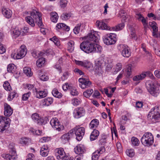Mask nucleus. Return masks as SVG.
Masks as SVG:
<instances>
[{"mask_svg": "<svg viewBox=\"0 0 160 160\" xmlns=\"http://www.w3.org/2000/svg\"><path fill=\"white\" fill-rule=\"evenodd\" d=\"M31 16L25 18L26 21L28 24L33 27L35 26V22L39 27H42L43 24L40 13L36 10H33L31 13Z\"/></svg>", "mask_w": 160, "mask_h": 160, "instance_id": "f257e3e1", "label": "nucleus"}, {"mask_svg": "<svg viewBox=\"0 0 160 160\" xmlns=\"http://www.w3.org/2000/svg\"><path fill=\"white\" fill-rule=\"evenodd\" d=\"M108 21L107 19H103L101 21L98 20L96 22V25L99 29L118 31L122 29L124 27V22L118 24L115 27L110 28L106 23Z\"/></svg>", "mask_w": 160, "mask_h": 160, "instance_id": "f03ea898", "label": "nucleus"}, {"mask_svg": "<svg viewBox=\"0 0 160 160\" xmlns=\"http://www.w3.org/2000/svg\"><path fill=\"white\" fill-rule=\"evenodd\" d=\"M155 82H154L152 80H148L146 82L145 86L148 92L152 96L156 97L159 93V91L156 88L155 85Z\"/></svg>", "mask_w": 160, "mask_h": 160, "instance_id": "7ed1b4c3", "label": "nucleus"}, {"mask_svg": "<svg viewBox=\"0 0 160 160\" xmlns=\"http://www.w3.org/2000/svg\"><path fill=\"white\" fill-rule=\"evenodd\" d=\"M141 141L142 144L145 146H150L154 142L153 136L151 133H145L142 137Z\"/></svg>", "mask_w": 160, "mask_h": 160, "instance_id": "20e7f679", "label": "nucleus"}, {"mask_svg": "<svg viewBox=\"0 0 160 160\" xmlns=\"http://www.w3.org/2000/svg\"><path fill=\"white\" fill-rule=\"evenodd\" d=\"M27 53V48L24 45H22L16 53H12L11 56L14 59H20L23 58Z\"/></svg>", "mask_w": 160, "mask_h": 160, "instance_id": "39448f33", "label": "nucleus"}, {"mask_svg": "<svg viewBox=\"0 0 160 160\" xmlns=\"http://www.w3.org/2000/svg\"><path fill=\"white\" fill-rule=\"evenodd\" d=\"M88 53L91 52H100L102 50V47L99 45L95 44L92 42L87 41Z\"/></svg>", "mask_w": 160, "mask_h": 160, "instance_id": "423d86ee", "label": "nucleus"}, {"mask_svg": "<svg viewBox=\"0 0 160 160\" xmlns=\"http://www.w3.org/2000/svg\"><path fill=\"white\" fill-rule=\"evenodd\" d=\"M11 120L9 118L0 116V132H2L8 128Z\"/></svg>", "mask_w": 160, "mask_h": 160, "instance_id": "0eeeda50", "label": "nucleus"}, {"mask_svg": "<svg viewBox=\"0 0 160 160\" xmlns=\"http://www.w3.org/2000/svg\"><path fill=\"white\" fill-rule=\"evenodd\" d=\"M116 35L113 33H110L105 36L103 41L105 44L108 45L114 44L116 41Z\"/></svg>", "mask_w": 160, "mask_h": 160, "instance_id": "6e6552de", "label": "nucleus"}, {"mask_svg": "<svg viewBox=\"0 0 160 160\" xmlns=\"http://www.w3.org/2000/svg\"><path fill=\"white\" fill-rule=\"evenodd\" d=\"M118 49L120 51L121 55L124 57L129 58L131 56V50L126 45L120 44Z\"/></svg>", "mask_w": 160, "mask_h": 160, "instance_id": "1a4fd4ad", "label": "nucleus"}, {"mask_svg": "<svg viewBox=\"0 0 160 160\" xmlns=\"http://www.w3.org/2000/svg\"><path fill=\"white\" fill-rule=\"evenodd\" d=\"M55 152L58 160H68V156L66 154L62 148H60L56 149Z\"/></svg>", "mask_w": 160, "mask_h": 160, "instance_id": "9d476101", "label": "nucleus"}, {"mask_svg": "<svg viewBox=\"0 0 160 160\" xmlns=\"http://www.w3.org/2000/svg\"><path fill=\"white\" fill-rule=\"evenodd\" d=\"M150 113L152 114V121L155 122L154 121L159 120L160 118V106H155L152 108Z\"/></svg>", "mask_w": 160, "mask_h": 160, "instance_id": "9b49d317", "label": "nucleus"}, {"mask_svg": "<svg viewBox=\"0 0 160 160\" xmlns=\"http://www.w3.org/2000/svg\"><path fill=\"white\" fill-rule=\"evenodd\" d=\"M75 130L76 139L78 141H80L82 139L85 134V129L83 127H80L78 126L75 127Z\"/></svg>", "mask_w": 160, "mask_h": 160, "instance_id": "f8f14e48", "label": "nucleus"}, {"mask_svg": "<svg viewBox=\"0 0 160 160\" xmlns=\"http://www.w3.org/2000/svg\"><path fill=\"white\" fill-rule=\"evenodd\" d=\"M50 123L53 128L58 131L64 129V127L60 124L58 119L56 118H53L52 119Z\"/></svg>", "mask_w": 160, "mask_h": 160, "instance_id": "ddd939ff", "label": "nucleus"}, {"mask_svg": "<svg viewBox=\"0 0 160 160\" xmlns=\"http://www.w3.org/2000/svg\"><path fill=\"white\" fill-rule=\"evenodd\" d=\"M146 75L149 76L152 79H153L155 78L152 74L151 73L150 71H147V72H142L140 75L134 76L133 78V81H135L141 80L145 78L146 76Z\"/></svg>", "mask_w": 160, "mask_h": 160, "instance_id": "4468645a", "label": "nucleus"}, {"mask_svg": "<svg viewBox=\"0 0 160 160\" xmlns=\"http://www.w3.org/2000/svg\"><path fill=\"white\" fill-rule=\"evenodd\" d=\"M97 33L96 31H91L87 36L86 41H88L91 42H98V41L99 38L97 35Z\"/></svg>", "mask_w": 160, "mask_h": 160, "instance_id": "2eb2a0df", "label": "nucleus"}, {"mask_svg": "<svg viewBox=\"0 0 160 160\" xmlns=\"http://www.w3.org/2000/svg\"><path fill=\"white\" fill-rule=\"evenodd\" d=\"M78 81L80 83L79 86L82 89L90 87L92 84L91 82L88 79L84 78H80Z\"/></svg>", "mask_w": 160, "mask_h": 160, "instance_id": "dca6fc26", "label": "nucleus"}, {"mask_svg": "<svg viewBox=\"0 0 160 160\" xmlns=\"http://www.w3.org/2000/svg\"><path fill=\"white\" fill-rule=\"evenodd\" d=\"M31 118L32 120L35 122L39 125L44 124L46 123V121L43 120L42 118H40L38 114L34 113L32 114Z\"/></svg>", "mask_w": 160, "mask_h": 160, "instance_id": "f3484780", "label": "nucleus"}, {"mask_svg": "<svg viewBox=\"0 0 160 160\" xmlns=\"http://www.w3.org/2000/svg\"><path fill=\"white\" fill-rule=\"evenodd\" d=\"M85 113V111L83 108H78L74 110L73 115L75 118H78L83 116Z\"/></svg>", "mask_w": 160, "mask_h": 160, "instance_id": "a211bd4d", "label": "nucleus"}, {"mask_svg": "<svg viewBox=\"0 0 160 160\" xmlns=\"http://www.w3.org/2000/svg\"><path fill=\"white\" fill-rule=\"evenodd\" d=\"M105 151V148L103 146H101L99 150H97L92 153V160H98L100 155L99 154H102Z\"/></svg>", "mask_w": 160, "mask_h": 160, "instance_id": "6ab92c4d", "label": "nucleus"}, {"mask_svg": "<svg viewBox=\"0 0 160 160\" xmlns=\"http://www.w3.org/2000/svg\"><path fill=\"white\" fill-rule=\"evenodd\" d=\"M3 157L6 159L9 160H16L17 158L16 152L13 149H11L9 154H7L3 156Z\"/></svg>", "mask_w": 160, "mask_h": 160, "instance_id": "aec40b11", "label": "nucleus"}, {"mask_svg": "<svg viewBox=\"0 0 160 160\" xmlns=\"http://www.w3.org/2000/svg\"><path fill=\"white\" fill-rule=\"evenodd\" d=\"M4 114L5 116L9 117L12 113L13 110L9 105L7 103L4 104Z\"/></svg>", "mask_w": 160, "mask_h": 160, "instance_id": "412c9836", "label": "nucleus"}, {"mask_svg": "<svg viewBox=\"0 0 160 160\" xmlns=\"http://www.w3.org/2000/svg\"><path fill=\"white\" fill-rule=\"evenodd\" d=\"M149 24V25L152 27L153 29V36L155 37H157L158 36L157 32L158 30L157 23L154 21H153L152 22H150Z\"/></svg>", "mask_w": 160, "mask_h": 160, "instance_id": "4be33fe9", "label": "nucleus"}, {"mask_svg": "<svg viewBox=\"0 0 160 160\" xmlns=\"http://www.w3.org/2000/svg\"><path fill=\"white\" fill-rule=\"evenodd\" d=\"M103 61L102 59L98 60L97 62L98 66L96 67L95 72L98 75H100L102 74V71L101 67V65L103 63Z\"/></svg>", "mask_w": 160, "mask_h": 160, "instance_id": "5701e85b", "label": "nucleus"}, {"mask_svg": "<svg viewBox=\"0 0 160 160\" xmlns=\"http://www.w3.org/2000/svg\"><path fill=\"white\" fill-rule=\"evenodd\" d=\"M85 151L83 145H78L77 146L74 148V151L75 152L78 154L82 155L83 153ZM82 155H80L81 156Z\"/></svg>", "mask_w": 160, "mask_h": 160, "instance_id": "b1692460", "label": "nucleus"}, {"mask_svg": "<svg viewBox=\"0 0 160 160\" xmlns=\"http://www.w3.org/2000/svg\"><path fill=\"white\" fill-rule=\"evenodd\" d=\"M53 102V98L51 97L47 98L42 100V105L48 106L51 105Z\"/></svg>", "mask_w": 160, "mask_h": 160, "instance_id": "393cba45", "label": "nucleus"}, {"mask_svg": "<svg viewBox=\"0 0 160 160\" xmlns=\"http://www.w3.org/2000/svg\"><path fill=\"white\" fill-rule=\"evenodd\" d=\"M56 28L58 29L63 30L67 31H68L70 29L69 26L62 23H58L56 25Z\"/></svg>", "mask_w": 160, "mask_h": 160, "instance_id": "a878e982", "label": "nucleus"}, {"mask_svg": "<svg viewBox=\"0 0 160 160\" xmlns=\"http://www.w3.org/2000/svg\"><path fill=\"white\" fill-rule=\"evenodd\" d=\"M2 12V14L6 18H9L11 17L12 12L10 10L6 8H3Z\"/></svg>", "mask_w": 160, "mask_h": 160, "instance_id": "bb28decb", "label": "nucleus"}, {"mask_svg": "<svg viewBox=\"0 0 160 160\" xmlns=\"http://www.w3.org/2000/svg\"><path fill=\"white\" fill-rule=\"evenodd\" d=\"M99 134V132L98 130L94 129L90 135V140L93 141L96 140L98 137Z\"/></svg>", "mask_w": 160, "mask_h": 160, "instance_id": "cd10ccee", "label": "nucleus"}, {"mask_svg": "<svg viewBox=\"0 0 160 160\" xmlns=\"http://www.w3.org/2000/svg\"><path fill=\"white\" fill-rule=\"evenodd\" d=\"M135 17L139 21H141L144 25H147V23L146 19L140 13H136Z\"/></svg>", "mask_w": 160, "mask_h": 160, "instance_id": "c85d7f7f", "label": "nucleus"}, {"mask_svg": "<svg viewBox=\"0 0 160 160\" xmlns=\"http://www.w3.org/2000/svg\"><path fill=\"white\" fill-rule=\"evenodd\" d=\"M47 95L46 91H36V97L38 98H41L46 97Z\"/></svg>", "mask_w": 160, "mask_h": 160, "instance_id": "c756f323", "label": "nucleus"}, {"mask_svg": "<svg viewBox=\"0 0 160 160\" xmlns=\"http://www.w3.org/2000/svg\"><path fill=\"white\" fill-rule=\"evenodd\" d=\"M99 122L98 120L94 119L92 120L90 122L89 127L91 129L96 128L98 126Z\"/></svg>", "mask_w": 160, "mask_h": 160, "instance_id": "7c9ffc66", "label": "nucleus"}, {"mask_svg": "<svg viewBox=\"0 0 160 160\" xmlns=\"http://www.w3.org/2000/svg\"><path fill=\"white\" fill-rule=\"evenodd\" d=\"M80 48L84 52L88 53V48L87 47V41L82 42L80 44Z\"/></svg>", "mask_w": 160, "mask_h": 160, "instance_id": "2f4dec72", "label": "nucleus"}, {"mask_svg": "<svg viewBox=\"0 0 160 160\" xmlns=\"http://www.w3.org/2000/svg\"><path fill=\"white\" fill-rule=\"evenodd\" d=\"M48 147L43 146L42 147L40 151V154L42 157L47 156L48 153Z\"/></svg>", "mask_w": 160, "mask_h": 160, "instance_id": "473e14b6", "label": "nucleus"}, {"mask_svg": "<svg viewBox=\"0 0 160 160\" xmlns=\"http://www.w3.org/2000/svg\"><path fill=\"white\" fill-rule=\"evenodd\" d=\"M68 50L70 52H72L74 50V42L72 40L69 41L67 43Z\"/></svg>", "mask_w": 160, "mask_h": 160, "instance_id": "72a5a7b5", "label": "nucleus"}, {"mask_svg": "<svg viewBox=\"0 0 160 160\" xmlns=\"http://www.w3.org/2000/svg\"><path fill=\"white\" fill-rule=\"evenodd\" d=\"M106 138L107 136L106 135L104 134L101 135L99 140V144L104 147V146L106 143Z\"/></svg>", "mask_w": 160, "mask_h": 160, "instance_id": "f704fd0d", "label": "nucleus"}, {"mask_svg": "<svg viewBox=\"0 0 160 160\" xmlns=\"http://www.w3.org/2000/svg\"><path fill=\"white\" fill-rule=\"evenodd\" d=\"M61 138L62 142L63 143L65 144L69 141L70 139V138L68 134L66 133L62 136Z\"/></svg>", "mask_w": 160, "mask_h": 160, "instance_id": "c9c22d12", "label": "nucleus"}, {"mask_svg": "<svg viewBox=\"0 0 160 160\" xmlns=\"http://www.w3.org/2000/svg\"><path fill=\"white\" fill-rule=\"evenodd\" d=\"M52 93L53 96L57 98H60L62 96V94L59 92L58 89L56 88L52 90Z\"/></svg>", "mask_w": 160, "mask_h": 160, "instance_id": "e433bc0d", "label": "nucleus"}, {"mask_svg": "<svg viewBox=\"0 0 160 160\" xmlns=\"http://www.w3.org/2000/svg\"><path fill=\"white\" fill-rule=\"evenodd\" d=\"M51 19L54 22H56L58 19V14L55 12H52L50 13Z\"/></svg>", "mask_w": 160, "mask_h": 160, "instance_id": "4c0bfd02", "label": "nucleus"}, {"mask_svg": "<svg viewBox=\"0 0 160 160\" xmlns=\"http://www.w3.org/2000/svg\"><path fill=\"white\" fill-rule=\"evenodd\" d=\"M7 69L8 72L13 73L15 72L16 68L14 64H10L8 65Z\"/></svg>", "mask_w": 160, "mask_h": 160, "instance_id": "58836bf2", "label": "nucleus"}, {"mask_svg": "<svg viewBox=\"0 0 160 160\" xmlns=\"http://www.w3.org/2000/svg\"><path fill=\"white\" fill-rule=\"evenodd\" d=\"M93 91L92 89L89 88L83 92L84 96L86 98H89L93 93Z\"/></svg>", "mask_w": 160, "mask_h": 160, "instance_id": "ea45409f", "label": "nucleus"}, {"mask_svg": "<svg viewBox=\"0 0 160 160\" xmlns=\"http://www.w3.org/2000/svg\"><path fill=\"white\" fill-rule=\"evenodd\" d=\"M23 72L27 76L31 77L32 75V73L31 71V68L28 67H24L23 69Z\"/></svg>", "mask_w": 160, "mask_h": 160, "instance_id": "a19ab883", "label": "nucleus"}, {"mask_svg": "<svg viewBox=\"0 0 160 160\" xmlns=\"http://www.w3.org/2000/svg\"><path fill=\"white\" fill-rule=\"evenodd\" d=\"M45 62V58H39L36 62V65L39 67H42Z\"/></svg>", "mask_w": 160, "mask_h": 160, "instance_id": "79ce46f5", "label": "nucleus"}, {"mask_svg": "<svg viewBox=\"0 0 160 160\" xmlns=\"http://www.w3.org/2000/svg\"><path fill=\"white\" fill-rule=\"evenodd\" d=\"M30 141V140L29 138L26 137H23L19 139V142L20 144L22 145H28Z\"/></svg>", "mask_w": 160, "mask_h": 160, "instance_id": "37998d69", "label": "nucleus"}, {"mask_svg": "<svg viewBox=\"0 0 160 160\" xmlns=\"http://www.w3.org/2000/svg\"><path fill=\"white\" fill-rule=\"evenodd\" d=\"M71 16V13L70 12L64 13L61 15V18L62 19L66 20L69 19Z\"/></svg>", "mask_w": 160, "mask_h": 160, "instance_id": "c03bdc74", "label": "nucleus"}, {"mask_svg": "<svg viewBox=\"0 0 160 160\" xmlns=\"http://www.w3.org/2000/svg\"><path fill=\"white\" fill-rule=\"evenodd\" d=\"M82 24L81 23L78 24L73 29V32L75 34H78L81 30Z\"/></svg>", "mask_w": 160, "mask_h": 160, "instance_id": "a18cd8bd", "label": "nucleus"}, {"mask_svg": "<svg viewBox=\"0 0 160 160\" xmlns=\"http://www.w3.org/2000/svg\"><path fill=\"white\" fill-rule=\"evenodd\" d=\"M38 72L39 74V78H40V79L43 81L48 80V78L47 76H46L45 75H42L41 74V70H38Z\"/></svg>", "mask_w": 160, "mask_h": 160, "instance_id": "49530a36", "label": "nucleus"}, {"mask_svg": "<svg viewBox=\"0 0 160 160\" xmlns=\"http://www.w3.org/2000/svg\"><path fill=\"white\" fill-rule=\"evenodd\" d=\"M83 67L87 69L92 68L93 67L92 64L88 61H84Z\"/></svg>", "mask_w": 160, "mask_h": 160, "instance_id": "de8ad7c7", "label": "nucleus"}, {"mask_svg": "<svg viewBox=\"0 0 160 160\" xmlns=\"http://www.w3.org/2000/svg\"><path fill=\"white\" fill-rule=\"evenodd\" d=\"M122 64L121 63H118L116 64V67L115 69V71L113 72V74H115L121 70L122 68Z\"/></svg>", "mask_w": 160, "mask_h": 160, "instance_id": "09e8293b", "label": "nucleus"}, {"mask_svg": "<svg viewBox=\"0 0 160 160\" xmlns=\"http://www.w3.org/2000/svg\"><path fill=\"white\" fill-rule=\"evenodd\" d=\"M69 90L71 91V94L72 96H76L78 95V93L76 89L71 85L69 88Z\"/></svg>", "mask_w": 160, "mask_h": 160, "instance_id": "8fccbe9b", "label": "nucleus"}, {"mask_svg": "<svg viewBox=\"0 0 160 160\" xmlns=\"http://www.w3.org/2000/svg\"><path fill=\"white\" fill-rule=\"evenodd\" d=\"M126 153L128 156L130 157H133L135 155L134 150L132 149L127 150Z\"/></svg>", "mask_w": 160, "mask_h": 160, "instance_id": "3c124183", "label": "nucleus"}, {"mask_svg": "<svg viewBox=\"0 0 160 160\" xmlns=\"http://www.w3.org/2000/svg\"><path fill=\"white\" fill-rule=\"evenodd\" d=\"M3 86L4 88L7 91H10V90L11 89V87L10 84L8 81H6L4 82Z\"/></svg>", "mask_w": 160, "mask_h": 160, "instance_id": "603ef678", "label": "nucleus"}, {"mask_svg": "<svg viewBox=\"0 0 160 160\" xmlns=\"http://www.w3.org/2000/svg\"><path fill=\"white\" fill-rule=\"evenodd\" d=\"M31 94V92H28L27 93L23 94L22 96V100L23 101L27 100L28 98L30 97Z\"/></svg>", "mask_w": 160, "mask_h": 160, "instance_id": "864d4df0", "label": "nucleus"}, {"mask_svg": "<svg viewBox=\"0 0 160 160\" xmlns=\"http://www.w3.org/2000/svg\"><path fill=\"white\" fill-rule=\"evenodd\" d=\"M132 142L133 145L134 146L138 145L139 141L138 139L135 137H133L132 138Z\"/></svg>", "mask_w": 160, "mask_h": 160, "instance_id": "5fc2aeb1", "label": "nucleus"}, {"mask_svg": "<svg viewBox=\"0 0 160 160\" xmlns=\"http://www.w3.org/2000/svg\"><path fill=\"white\" fill-rule=\"evenodd\" d=\"M131 67L128 66L126 69L127 74L126 75V77L128 78H130V76L131 75Z\"/></svg>", "mask_w": 160, "mask_h": 160, "instance_id": "6e6d98bb", "label": "nucleus"}, {"mask_svg": "<svg viewBox=\"0 0 160 160\" xmlns=\"http://www.w3.org/2000/svg\"><path fill=\"white\" fill-rule=\"evenodd\" d=\"M13 33L15 38L19 36L21 34V32L18 28H15L13 31Z\"/></svg>", "mask_w": 160, "mask_h": 160, "instance_id": "4d7b16f0", "label": "nucleus"}, {"mask_svg": "<svg viewBox=\"0 0 160 160\" xmlns=\"http://www.w3.org/2000/svg\"><path fill=\"white\" fill-rule=\"evenodd\" d=\"M68 72H65L63 73L62 76L61 77V79L62 81H64L68 78Z\"/></svg>", "mask_w": 160, "mask_h": 160, "instance_id": "13d9d810", "label": "nucleus"}, {"mask_svg": "<svg viewBox=\"0 0 160 160\" xmlns=\"http://www.w3.org/2000/svg\"><path fill=\"white\" fill-rule=\"evenodd\" d=\"M50 40L53 41L54 43L57 45H58L59 44L58 40L55 36H54L52 38H50Z\"/></svg>", "mask_w": 160, "mask_h": 160, "instance_id": "bf43d9fd", "label": "nucleus"}, {"mask_svg": "<svg viewBox=\"0 0 160 160\" xmlns=\"http://www.w3.org/2000/svg\"><path fill=\"white\" fill-rule=\"evenodd\" d=\"M71 85H70L68 84V83H65V85H63V86L62 87L64 91H67L68 89L69 90V88L70 87H71Z\"/></svg>", "mask_w": 160, "mask_h": 160, "instance_id": "052dcab7", "label": "nucleus"}, {"mask_svg": "<svg viewBox=\"0 0 160 160\" xmlns=\"http://www.w3.org/2000/svg\"><path fill=\"white\" fill-rule=\"evenodd\" d=\"M6 49L3 46L2 44H0V54H2L5 52Z\"/></svg>", "mask_w": 160, "mask_h": 160, "instance_id": "680f3d73", "label": "nucleus"}, {"mask_svg": "<svg viewBox=\"0 0 160 160\" xmlns=\"http://www.w3.org/2000/svg\"><path fill=\"white\" fill-rule=\"evenodd\" d=\"M67 3V1L66 0H61L60 2V5L62 7H65Z\"/></svg>", "mask_w": 160, "mask_h": 160, "instance_id": "e2e57ef3", "label": "nucleus"}, {"mask_svg": "<svg viewBox=\"0 0 160 160\" xmlns=\"http://www.w3.org/2000/svg\"><path fill=\"white\" fill-rule=\"evenodd\" d=\"M75 128L70 130L69 131L68 133H67V134H68L70 138H71L72 136L74 134H75Z\"/></svg>", "mask_w": 160, "mask_h": 160, "instance_id": "0e129e2a", "label": "nucleus"}, {"mask_svg": "<svg viewBox=\"0 0 160 160\" xmlns=\"http://www.w3.org/2000/svg\"><path fill=\"white\" fill-rule=\"evenodd\" d=\"M75 62L77 65L80 66L82 67H83V64H84V61H78L75 60Z\"/></svg>", "mask_w": 160, "mask_h": 160, "instance_id": "69168bd1", "label": "nucleus"}, {"mask_svg": "<svg viewBox=\"0 0 160 160\" xmlns=\"http://www.w3.org/2000/svg\"><path fill=\"white\" fill-rule=\"evenodd\" d=\"M154 74L156 77L160 78V71L156 70L154 71Z\"/></svg>", "mask_w": 160, "mask_h": 160, "instance_id": "338daca9", "label": "nucleus"}, {"mask_svg": "<svg viewBox=\"0 0 160 160\" xmlns=\"http://www.w3.org/2000/svg\"><path fill=\"white\" fill-rule=\"evenodd\" d=\"M28 158L26 160H33L34 155L32 153H29L28 155Z\"/></svg>", "mask_w": 160, "mask_h": 160, "instance_id": "774afa93", "label": "nucleus"}]
</instances>
